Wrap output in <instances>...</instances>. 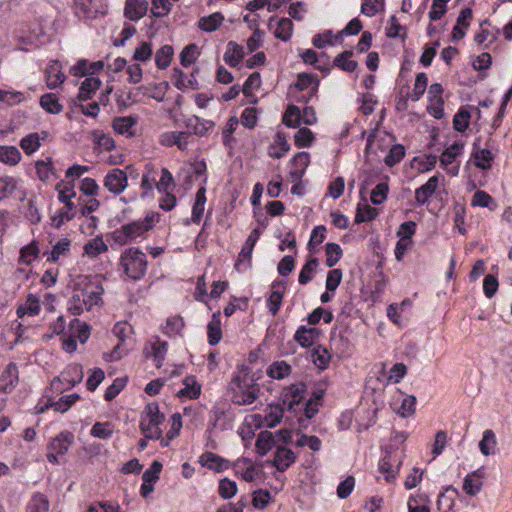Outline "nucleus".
Wrapping results in <instances>:
<instances>
[{"instance_id": "obj_62", "label": "nucleus", "mask_w": 512, "mask_h": 512, "mask_svg": "<svg viewBox=\"0 0 512 512\" xmlns=\"http://www.w3.org/2000/svg\"><path fill=\"white\" fill-rule=\"evenodd\" d=\"M314 135L308 128H301L295 134V144L298 147H308L312 144Z\"/></svg>"}, {"instance_id": "obj_44", "label": "nucleus", "mask_w": 512, "mask_h": 512, "mask_svg": "<svg viewBox=\"0 0 512 512\" xmlns=\"http://www.w3.org/2000/svg\"><path fill=\"white\" fill-rule=\"evenodd\" d=\"M253 248L254 247L244 243L235 263V269L237 271L247 269L251 266Z\"/></svg>"}, {"instance_id": "obj_35", "label": "nucleus", "mask_w": 512, "mask_h": 512, "mask_svg": "<svg viewBox=\"0 0 512 512\" xmlns=\"http://www.w3.org/2000/svg\"><path fill=\"white\" fill-rule=\"evenodd\" d=\"M330 359L331 356L329 351L322 346L316 347L311 352L312 362L321 370L327 368L328 364L330 363Z\"/></svg>"}, {"instance_id": "obj_17", "label": "nucleus", "mask_w": 512, "mask_h": 512, "mask_svg": "<svg viewBox=\"0 0 512 512\" xmlns=\"http://www.w3.org/2000/svg\"><path fill=\"white\" fill-rule=\"evenodd\" d=\"M439 185V176L431 177L424 185L416 189L415 200L419 205H423L431 197Z\"/></svg>"}, {"instance_id": "obj_37", "label": "nucleus", "mask_w": 512, "mask_h": 512, "mask_svg": "<svg viewBox=\"0 0 512 512\" xmlns=\"http://www.w3.org/2000/svg\"><path fill=\"white\" fill-rule=\"evenodd\" d=\"M464 148L463 143L456 142L446 148V150L440 156V163L443 166H448L454 162L457 156H459Z\"/></svg>"}, {"instance_id": "obj_26", "label": "nucleus", "mask_w": 512, "mask_h": 512, "mask_svg": "<svg viewBox=\"0 0 512 512\" xmlns=\"http://www.w3.org/2000/svg\"><path fill=\"white\" fill-rule=\"evenodd\" d=\"M206 203V189L204 186L200 187L196 193L195 202L192 207V222L199 223L204 213Z\"/></svg>"}, {"instance_id": "obj_31", "label": "nucleus", "mask_w": 512, "mask_h": 512, "mask_svg": "<svg viewBox=\"0 0 512 512\" xmlns=\"http://www.w3.org/2000/svg\"><path fill=\"white\" fill-rule=\"evenodd\" d=\"M183 384L184 388L178 392L180 397L195 399L200 395L201 387L197 383L195 377H186L183 381Z\"/></svg>"}, {"instance_id": "obj_57", "label": "nucleus", "mask_w": 512, "mask_h": 512, "mask_svg": "<svg viewBox=\"0 0 512 512\" xmlns=\"http://www.w3.org/2000/svg\"><path fill=\"white\" fill-rule=\"evenodd\" d=\"M69 247L70 240H68L67 238L60 240L54 245L47 259L52 262H57L61 256L67 254V252L69 251Z\"/></svg>"}, {"instance_id": "obj_59", "label": "nucleus", "mask_w": 512, "mask_h": 512, "mask_svg": "<svg viewBox=\"0 0 512 512\" xmlns=\"http://www.w3.org/2000/svg\"><path fill=\"white\" fill-rule=\"evenodd\" d=\"M377 216V210L369 205L358 206L355 222L362 223L373 220Z\"/></svg>"}, {"instance_id": "obj_63", "label": "nucleus", "mask_w": 512, "mask_h": 512, "mask_svg": "<svg viewBox=\"0 0 512 512\" xmlns=\"http://www.w3.org/2000/svg\"><path fill=\"white\" fill-rule=\"evenodd\" d=\"M470 113L467 110L461 109L459 110L453 119L454 129L463 132L467 129L469 125Z\"/></svg>"}, {"instance_id": "obj_16", "label": "nucleus", "mask_w": 512, "mask_h": 512, "mask_svg": "<svg viewBox=\"0 0 512 512\" xmlns=\"http://www.w3.org/2000/svg\"><path fill=\"white\" fill-rule=\"evenodd\" d=\"M271 289L272 291L268 298L267 305L272 315H276L282 303L285 285L281 281H275L273 282Z\"/></svg>"}, {"instance_id": "obj_53", "label": "nucleus", "mask_w": 512, "mask_h": 512, "mask_svg": "<svg viewBox=\"0 0 512 512\" xmlns=\"http://www.w3.org/2000/svg\"><path fill=\"white\" fill-rule=\"evenodd\" d=\"M75 5L77 11L86 17H93L99 11L95 0H76Z\"/></svg>"}, {"instance_id": "obj_40", "label": "nucleus", "mask_w": 512, "mask_h": 512, "mask_svg": "<svg viewBox=\"0 0 512 512\" xmlns=\"http://www.w3.org/2000/svg\"><path fill=\"white\" fill-rule=\"evenodd\" d=\"M353 56L352 51H344L334 59V65L346 72H353L358 64L356 61L350 60Z\"/></svg>"}, {"instance_id": "obj_34", "label": "nucleus", "mask_w": 512, "mask_h": 512, "mask_svg": "<svg viewBox=\"0 0 512 512\" xmlns=\"http://www.w3.org/2000/svg\"><path fill=\"white\" fill-rule=\"evenodd\" d=\"M496 436L492 430H485L482 440L479 442V449L482 454L489 456L495 453Z\"/></svg>"}, {"instance_id": "obj_15", "label": "nucleus", "mask_w": 512, "mask_h": 512, "mask_svg": "<svg viewBox=\"0 0 512 512\" xmlns=\"http://www.w3.org/2000/svg\"><path fill=\"white\" fill-rule=\"evenodd\" d=\"M148 9L146 0H127L125 5L124 14L132 21L142 18Z\"/></svg>"}, {"instance_id": "obj_14", "label": "nucleus", "mask_w": 512, "mask_h": 512, "mask_svg": "<svg viewBox=\"0 0 512 512\" xmlns=\"http://www.w3.org/2000/svg\"><path fill=\"white\" fill-rule=\"evenodd\" d=\"M320 331L317 328L300 326L294 334V340L302 347H310L318 340Z\"/></svg>"}, {"instance_id": "obj_10", "label": "nucleus", "mask_w": 512, "mask_h": 512, "mask_svg": "<svg viewBox=\"0 0 512 512\" xmlns=\"http://www.w3.org/2000/svg\"><path fill=\"white\" fill-rule=\"evenodd\" d=\"M19 373L15 363H9L0 376V391L10 393L18 384Z\"/></svg>"}, {"instance_id": "obj_1", "label": "nucleus", "mask_w": 512, "mask_h": 512, "mask_svg": "<svg viewBox=\"0 0 512 512\" xmlns=\"http://www.w3.org/2000/svg\"><path fill=\"white\" fill-rule=\"evenodd\" d=\"M72 296L68 301V311L80 315L84 310L90 311L102 303L104 289L100 276L77 275L71 282Z\"/></svg>"}, {"instance_id": "obj_5", "label": "nucleus", "mask_w": 512, "mask_h": 512, "mask_svg": "<svg viewBox=\"0 0 512 512\" xmlns=\"http://www.w3.org/2000/svg\"><path fill=\"white\" fill-rule=\"evenodd\" d=\"M232 401L238 405H248L255 401L259 389L247 378L235 377L231 382Z\"/></svg>"}, {"instance_id": "obj_47", "label": "nucleus", "mask_w": 512, "mask_h": 512, "mask_svg": "<svg viewBox=\"0 0 512 512\" xmlns=\"http://www.w3.org/2000/svg\"><path fill=\"white\" fill-rule=\"evenodd\" d=\"M283 123L290 128L300 125V108L296 105H289L283 116Z\"/></svg>"}, {"instance_id": "obj_52", "label": "nucleus", "mask_w": 512, "mask_h": 512, "mask_svg": "<svg viewBox=\"0 0 512 512\" xmlns=\"http://www.w3.org/2000/svg\"><path fill=\"white\" fill-rule=\"evenodd\" d=\"M173 55V49L169 45H164L161 47L155 55V62L158 68L165 69L168 67L171 61V57Z\"/></svg>"}, {"instance_id": "obj_64", "label": "nucleus", "mask_w": 512, "mask_h": 512, "mask_svg": "<svg viewBox=\"0 0 512 512\" xmlns=\"http://www.w3.org/2000/svg\"><path fill=\"white\" fill-rule=\"evenodd\" d=\"M388 185L387 183H379L376 187L371 191V201L375 205H379L383 203L387 198L388 193Z\"/></svg>"}, {"instance_id": "obj_18", "label": "nucleus", "mask_w": 512, "mask_h": 512, "mask_svg": "<svg viewBox=\"0 0 512 512\" xmlns=\"http://www.w3.org/2000/svg\"><path fill=\"white\" fill-rule=\"evenodd\" d=\"M144 352L147 357H153L157 367H160L167 352V342L155 338L146 346Z\"/></svg>"}, {"instance_id": "obj_55", "label": "nucleus", "mask_w": 512, "mask_h": 512, "mask_svg": "<svg viewBox=\"0 0 512 512\" xmlns=\"http://www.w3.org/2000/svg\"><path fill=\"white\" fill-rule=\"evenodd\" d=\"M20 146L26 154L34 153L40 147L39 133H31L24 137L20 142Z\"/></svg>"}, {"instance_id": "obj_39", "label": "nucleus", "mask_w": 512, "mask_h": 512, "mask_svg": "<svg viewBox=\"0 0 512 512\" xmlns=\"http://www.w3.org/2000/svg\"><path fill=\"white\" fill-rule=\"evenodd\" d=\"M21 159L19 150L14 146H0V161L8 164L15 165Z\"/></svg>"}, {"instance_id": "obj_21", "label": "nucleus", "mask_w": 512, "mask_h": 512, "mask_svg": "<svg viewBox=\"0 0 512 512\" xmlns=\"http://www.w3.org/2000/svg\"><path fill=\"white\" fill-rule=\"evenodd\" d=\"M408 512H430V498L426 493L411 495L407 502Z\"/></svg>"}, {"instance_id": "obj_56", "label": "nucleus", "mask_w": 512, "mask_h": 512, "mask_svg": "<svg viewBox=\"0 0 512 512\" xmlns=\"http://www.w3.org/2000/svg\"><path fill=\"white\" fill-rule=\"evenodd\" d=\"M198 55L199 49L196 44L186 46L180 54L181 64L185 67L190 66L196 61Z\"/></svg>"}, {"instance_id": "obj_58", "label": "nucleus", "mask_w": 512, "mask_h": 512, "mask_svg": "<svg viewBox=\"0 0 512 512\" xmlns=\"http://www.w3.org/2000/svg\"><path fill=\"white\" fill-rule=\"evenodd\" d=\"M477 476V473L474 472L472 474H469L465 477L464 483H463V490L469 494V495H476L482 486V482L478 479H475Z\"/></svg>"}, {"instance_id": "obj_54", "label": "nucleus", "mask_w": 512, "mask_h": 512, "mask_svg": "<svg viewBox=\"0 0 512 512\" xmlns=\"http://www.w3.org/2000/svg\"><path fill=\"white\" fill-rule=\"evenodd\" d=\"M326 265L333 267L340 260L342 256V249L336 243H327L325 248Z\"/></svg>"}, {"instance_id": "obj_13", "label": "nucleus", "mask_w": 512, "mask_h": 512, "mask_svg": "<svg viewBox=\"0 0 512 512\" xmlns=\"http://www.w3.org/2000/svg\"><path fill=\"white\" fill-rule=\"evenodd\" d=\"M199 463L215 472H222L227 470L230 466V462L228 460L212 452L202 454L199 458Z\"/></svg>"}, {"instance_id": "obj_28", "label": "nucleus", "mask_w": 512, "mask_h": 512, "mask_svg": "<svg viewBox=\"0 0 512 512\" xmlns=\"http://www.w3.org/2000/svg\"><path fill=\"white\" fill-rule=\"evenodd\" d=\"M40 311V302L39 299L33 295L29 294L27 296L26 302L23 305H20L17 309V315L19 318L24 317L25 315L35 316Z\"/></svg>"}, {"instance_id": "obj_8", "label": "nucleus", "mask_w": 512, "mask_h": 512, "mask_svg": "<svg viewBox=\"0 0 512 512\" xmlns=\"http://www.w3.org/2000/svg\"><path fill=\"white\" fill-rule=\"evenodd\" d=\"M128 184L126 173L118 168L108 172L104 179V186L114 194H120Z\"/></svg>"}, {"instance_id": "obj_30", "label": "nucleus", "mask_w": 512, "mask_h": 512, "mask_svg": "<svg viewBox=\"0 0 512 512\" xmlns=\"http://www.w3.org/2000/svg\"><path fill=\"white\" fill-rule=\"evenodd\" d=\"M223 20L224 16L216 12L209 16L202 17L198 22V27L205 32H213L222 24Z\"/></svg>"}, {"instance_id": "obj_45", "label": "nucleus", "mask_w": 512, "mask_h": 512, "mask_svg": "<svg viewBox=\"0 0 512 512\" xmlns=\"http://www.w3.org/2000/svg\"><path fill=\"white\" fill-rule=\"evenodd\" d=\"M318 267V260L316 258H311L307 261V263L303 266L299 274V283L301 285L307 284L310 280H312L316 269Z\"/></svg>"}, {"instance_id": "obj_20", "label": "nucleus", "mask_w": 512, "mask_h": 512, "mask_svg": "<svg viewBox=\"0 0 512 512\" xmlns=\"http://www.w3.org/2000/svg\"><path fill=\"white\" fill-rule=\"evenodd\" d=\"M294 452L286 447H278L274 457V465L278 471H285L295 462Z\"/></svg>"}, {"instance_id": "obj_6", "label": "nucleus", "mask_w": 512, "mask_h": 512, "mask_svg": "<svg viewBox=\"0 0 512 512\" xmlns=\"http://www.w3.org/2000/svg\"><path fill=\"white\" fill-rule=\"evenodd\" d=\"M83 378L81 366L73 365L67 368L60 376L55 377L50 384V389L57 394L64 392L76 384L80 383Z\"/></svg>"}, {"instance_id": "obj_36", "label": "nucleus", "mask_w": 512, "mask_h": 512, "mask_svg": "<svg viewBox=\"0 0 512 512\" xmlns=\"http://www.w3.org/2000/svg\"><path fill=\"white\" fill-rule=\"evenodd\" d=\"M291 373V366L285 361H275L267 369V374L273 379H283Z\"/></svg>"}, {"instance_id": "obj_12", "label": "nucleus", "mask_w": 512, "mask_h": 512, "mask_svg": "<svg viewBox=\"0 0 512 512\" xmlns=\"http://www.w3.org/2000/svg\"><path fill=\"white\" fill-rule=\"evenodd\" d=\"M46 84L49 89H55L61 85L66 76L61 70V65L57 60H52L45 70Z\"/></svg>"}, {"instance_id": "obj_25", "label": "nucleus", "mask_w": 512, "mask_h": 512, "mask_svg": "<svg viewBox=\"0 0 512 512\" xmlns=\"http://www.w3.org/2000/svg\"><path fill=\"white\" fill-rule=\"evenodd\" d=\"M284 410L280 405H268L264 410V426L273 428L280 423Z\"/></svg>"}, {"instance_id": "obj_51", "label": "nucleus", "mask_w": 512, "mask_h": 512, "mask_svg": "<svg viewBox=\"0 0 512 512\" xmlns=\"http://www.w3.org/2000/svg\"><path fill=\"white\" fill-rule=\"evenodd\" d=\"M293 30V23L289 18H282L279 20L275 30V36L283 41H288L291 38Z\"/></svg>"}, {"instance_id": "obj_23", "label": "nucleus", "mask_w": 512, "mask_h": 512, "mask_svg": "<svg viewBox=\"0 0 512 512\" xmlns=\"http://www.w3.org/2000/svg\"><path fill=\"white\" fill-rule=\"evenodd\" d=\"M136 119L132 116L117 117L113 120V128L115 132L126 137L134 136L133 127Z\"/></svg>"}, {"instance_id": "obj_27", "label": "nucleus", "mask_w": 512, "mask_h": 512, "mask_svg": "<svg viewBox=\"0 0 512 512\" xmlns=\"http://www.w3.org/2000/svg\"><path fill=\"white\" fill-rule=\"evenodd\" d=\"M208 341L210 345H216L222 338L220 312L217 311L212 315L211 321L208 323Z\"/></svg>"}, {"instance_id": "obj_60", "label": "nucleus", "mask_w": 512, "mask_h": 512, "mask_svg": "<svg viewBox=\"0 0 512 512\" xmlns=\"http://www.w3.org/2000/svg\"><path fill=\"white\" fill-rule=\"evenodd\" d=\"M428 84V78L425 73H419L416 76V81L413 89V93L411 94V99L413 101H418L420 97L424 94L426 87Z\"/></svg>"}, {"instance_id": "obj_22", "label": "nucleus", "mask_w": 512, "mask_h": 512, "mask_svg": "<svg viewBox=\"0 0 512 512\" xmlns=\"http://www.w3.org/2000/svg\"><path fill=\"white\" fill-rule=\"evenodd\" d=\"M186 127L198 136H205L214 127V122L193 116L186 121Z\"/></svg>"}, {"instance_id": "obj_33", "label": "nucleus", "mask_w": 512, "mask_h": 512, "mask_svg": "<svg viewBox=\"0 0 512 512\" xmlns=\"http://www.w3.org/2000/svg\"><path fill=\"white\" fill-rule=\"evenodd\" d=\"M108 249L107 245L103 241L102 237H95L92 240L88 241L84 245V254L89 256L90 258H95L101 253L106 252Z\"/></svg>"}, {"instance_id": "obj_41", "label": "nucleus", "mask_w": 512, "mask_h": 512, "mask_svg": "<svg viewBox=\"0 0 512 512\" xmlns=\"http://www.w3.org/2000/svg\"><path fill=\"white\" fill-rule=\"evenodd\" d=\"M475 165L483 170L490 169L491 162L493 161V154L488 149H478L473 153Z\"/></svg>"}, {"instance_id": "obj_9", "label": "nucleus", "mask_w": 512, "mask_h": 512, "mask_svg": "<svg viewBox=\"0 0 512 512\" xmlns=\"http://www.w3.org/2000/svg\"><path fill=\"white\" fill-rule=\"evenodd\" d=\"M402 464L401 458H396L391 453H386L379 464V471L384 475L387 482H391L395 479L396 474Z\"/></svg>"}, {"instance_id": "obj_4", "label": "nucleus", "mask_w": 512, "mask_h": 512, "mask_svg": "<svg viewBox=\"0 0 512 512\" xmlns=\"http://www.w3.org/2000/svg\"><path fill=\"white\" fill-rule=\"evenodd\" d=\"M154 221V216L152 215L151 217L147 216L143 220L123 225L112 233V238L116 243L125 245L148 231L153 226Z\"/></svg>"}, {"instance_id": "obj_50", "label": "nucleus", "mask_w": 512, "mask_h": 512, "mask_svg": "<svg viewBox=\"0 0 512 512\" xmlns=\"http://www.w3.org/2000/svg\"><path fill=\"white\" fill-rule=\"evenodd\" d=\"M113 433V425L110 422H96L90 431L95 438L108 439Z\"/></svg>"}, {"instance_id": "obj_42", "label": "nucleus", "mask_w": 512, "mask_h": 512, "mask_svg": "<svg viewBox=\"0 0 512 512\" xmlns=\"http://www.w3.org/2000/svg\"><path fill=\"white\" fill-rule=\"evenodd\" d=\"M80 396L76 393L66 395L61 397L56 402L47 403L45 405L46 408L48 407H54L55 411L58 412H66L77 400H79Z\"/></svg>"}, {"instance_id": "obj_24", "label": "nucleus", "mask_w": 512, "mask_h": 512, "mask_svg": "<svg viewBox=\"0 0 512 512\" xmlns=\"http://www.w3.org/2000/svg\"><path fill=\"white\" fill-rule=\"evenodd\" d=\"M244 57L243 47L230 41L224 54V61L231 67H236Z\"/></svg>"}, {"instance_id": "obj_29", "label": "nucleus", "mask_w": 512, "mask_h": 512, "mask_svg": "<svg viewBox=\"0 0 512 512\" xmlns=\"http://www.w3.org/2000/svg\"><path fill=\"white\" fill-rule=\"evenodd\" d=\"M188 135L185 132H171L162 136L161 142L164 145H176L180 150H186L188 147Z\"/></svg>"}, {"instance_id": "obj_19", "label": "nucleus", "mask_w": 512, "mask_h": 512, "mask_svg": "<svg viewBox=\"0 0 512 512\" xmlns=\"http://www.w3.org/2000/svg\"><path fill=\"white\" fill-rule=\"evenodd\" d=\"M458 490L452 486H448L445 492H441L437 499V510L439 512H451L455 505V498Z\"/></svg>"}, {"instance_id": "obj_7", "label": "nucleus", "mask_w": 512, "mask_h": 512, "mask_svg": "<svg viewBox=\"0 0 512 512\" xmlns=\"http://www.w3.org/2000/svg\"><path fill=\"white\" fill-rule=\"evenodd\" d=\"M74 442V435L69 431H63L48 445L47 459L52 464H59L58 456H64Z\"/></svg>"}, {"instance_id": "obj_38", "label": "nucleus", "mask_w": 512, "mask_h": 512, "mask_svg": "<svg viewBox=\"0 0 512 512\" xmlns=\"http://www.w3.org/2000/svg\"><path fill=\"white\" fill-rule=\"evenodd\" d=\"M48 510L49 501L41 493L34 494L27 505V512H48Z\"/></svg>"}, {"instance_id": "obj_3", "label": "nucleus", "mask_w": 512, "mask_h": 512, "mask_svg": "<svg viewBox=\"0 0 512 512\" xmlns=\"http://www.w3.org/2000/svg\"><path fill=\"white\" fill-rule=\"evenodd\" d=\"M164 415L160 413L157 403H149L142 415L140 422L141 432L146 438L159 439L162 436L160 425L164 422Z\"/></svg>"}, {"instance_id": "obj_48", "label": "nucleus", "mask_w": 512, "mask_h": 512, "mask_svg": "<svg viewBox=\"0 0 512 512\" xmlns=\"http://www.w3.org/2000/svg\"><path fill=\"white\" fill-rule=\"evenodd\" d=\"M218 493L225 500L231 499L237 493L236 482L228 478L221 479L219 481Z\"/></svg>"}, {"instance_id": "obj_61", "label": "nucleus", "mask_w": 512, "mask_h": 512, "mask_svg": "<svg viewBox=\"0 0 512 512\" xmlns=\"http://www.w3.org/2000/svg\"><path fill=\"white\" fill-rule=\"evenodd\" d=\"M16 187L17 182L14 178L9 176L0 177V200L11 195Z\"/></svg>"}, {"instance_id": "obj_2", "label": "nucleus", "mask_w": 512, "mask_h": 512, "mask_svg": "<svg viewBox=\"0 0 512 512\" xmlns=\"http://www.w3.org/2000/svg\"><path fill=\"white\" fill-rule=\"evenodd\" d=\"M120 264L130 279L139 280L145 275L147 258L140 249L129 248L122 253Z\"/></svg>"}, {"instance_id": "obj_46", "label": "nucleus", "mask_w": 512, "mask_h": 512, "mask_svg": "<svg viewBox=\"0 0 512 512\" xmlns=\"http://www.w3.org/2000/svg\"><path fill=\"white\" fill-rule=\"evenodd\" d=\"M416 398L414 396H406L402 399L399 407H393V410L401 417L406 418L415 412Z\"/></svg>"}, {"instance_id": "obj_49", "label": "nucleus", "mask_w": 512, "mask_h": 512, "mask_svg": "<svg viewBox=\"0 0 512 512\" xmlns=\"http://www.w3.org/2000/svg\"><path fill=\"white\" fill-rule=\"evenodd\" d=\"M38 254V246L36 242H32L21 249L19 262L29 265L37 258Z\"/></svg>"}, {"instance_id": "obj_43", "label": "nucleus", "mask_w": 512, "mask_h": 512, "mask_svg": "<svg viewBox=\"0 0 512 512\" xmlns=\"http://www.w3.org/2000/svg\"><path fill=\"white\" fill-rule=\"evenodd\" d=\"M274 443H275V436L269 431H262L258 435V438L256 441V448L262 455H264L269 450L272 449Z\"/></svg>"}, {"instance_id": "obj_11", "label": "nucleus", "mask_w": 512, "mask_h": 512, "mask_svg": "<svg viewBox=\"0 0 512 512\" xmlns=\"http://www.w3.org/2000/svg\"><path fill=\"white\" fill-rule=\"evenodd\" d=\"M101 81L96 77H87L79 88V93L76 99H72L73 105H78V102L87 101L92 98V95L99 89Z\"/></svg>"}, {"instance_id": "obj_32", "label": "nucleus", "mask_w": 512, "mask_h": 512, "mask_svg": "<svg viewBox=\"0 0 512 512\" xmlns=\"http://www.w3.org/2000/svg\"><path fill=\"white\" fill-rule=\"evenodd\" d=\"M41 107L48 113L59 114L63 106L59 103L57 96L54 93H46L40 98Z\"/></svg>"}]
</instances>
